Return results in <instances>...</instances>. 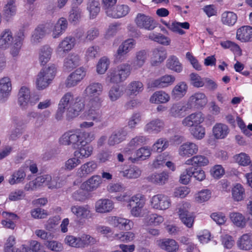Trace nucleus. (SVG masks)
I'll use <instances>...</instances> for the list:
<instances>
[{
    "mask_svg": "<svg viewBox=\"0 0 252 252\" xmlns=\"http://www.w3.org/2000/svg\"><path fill=\"white\" fill-rule=\"evenodd\" d=\"M189 76L191 84L194 87L200 88L204 86V78H202L195 73H191Z\"/></svg>",
    "mask_w": 252,
    "mask_h": 252,
    "instance_id": "nucleus-64",
    "label": "nucleus"
},
{
    "mask_svg": "<svg viewBox=\"0 0 252 252\" xmlns=\"http://www.w3.org/2000/svg\"><path fill=\"white\" fill-rule=\"evenodd\" d=\"M237 20V15L233 12L225 11L221 15L222 23L228 26H233Z\"/></svg>",
    "mask_w": 252,
    "mask_h": 252,
    "instance_id": "nucleus-40",
    "label": "nucleus"
},
{
    "mask_svg": "<svg viewBox=\"0 0 252 252\" xmlns=\"http://www.w3.org/2000/svg\"><path fill=\"white\" fill-rule=\"evenodd\" d=\"M229 217L231 221L237 226L243 228L245 226L246 220L242 214L237 212L231 213Z\"/></svg>",
    "mask_w": 252,
    "mask_h": 252,
    "instance_id": "nucleus-43",
    "label": "nucleus"
},
{
    "mask_svg": "<svg viewBox=\"0 0 252 252\" xmlns=\"http://www.w3.org/2000/svg\"><path fill=\"white\" fill-rule=\"evenodd\" d=\"M130 8L127 5H118L114 7L110 14V17L120 18L126 16L129 12Z\"/></svg>",
    "mask_w": 252,
    "mask_h": 252,
    "instance_id": "nucleus-33",
    "label": "nucleus"
},
{
    "mask_svg": "<svg viewBox=\"0 0 252 252\" xmlns=\"http://www.w3.org/2000/svg\"><path fill=\"white\" fill-rule=\"evenodd\" d=\"M141 173V170L137 167L133 166L121 172V174L127 178L135 179L139 177Z\"/></svg>",
    "mask_w": 252,
    "mask_h": 252,
    "instance_id": "nucleus-52",
    "label": "nucleus"
},
{
    "mask_svg": "<svg viewBox=\"0 0 252 252\" xmlns=\"http://www.w3.org/2000/svg\"><path fill=\"white\" fill-rule=\"evenodd\" d=\"M101 100L98 97H94L90 100V104L92 108L89 110L88 117L89 119L96 122H100L103 120V117L101 111L99 108L101 105Z\"/></svg>",
    "mask_w": 252,
    "mask_h": 252,
    "instance_id": "nucleus-5",
    "label": "nucleus"
},
{
    "mask_svg": "<svg viewBox=\"0 0 252 252\" xmlns=\"http://www.w3.org/2000/svg\"><path fill=\"white\" fill-rule=\"evenodd\" d=\"M46 32V27L45 26L41 25L35 29L33 34L32 35V41L36 44L40 41Z\"/></svg>",
    "mask_w": 252,
    "mask_h": 252,
    "instance_id": "nucleus-51",
    "label": "nucleus"
},
{
    "mask_svg": "<svg viewBox=\"0 0 252 252\" xmlns=\"http://www.w3.org/2000/svg\"><path fill=\"white\" fill-rule=\"evenodd\" d=\"M87 9L90 12V17L94 19L100 11L99 2L98 0H89Z\"/></svg>",
    "mask_w": 252,
    "mask_h": 252,
    "instance_id": "nucleus-47",
    "label": "nucleus"
},
{
    "mask_svg": "<svg viewBox=\"0 0 252 252\" xmlns=\"http://www.w3.org/2000/svg\"><path fill=\"white\" fill-rule=\"evenodd\" d=\"M131 66L125 63L116 68L111 69L107 73L106 80L111 83L118 84L125 81L130 75Z\"/></svg>",
    "mask_w": 252,
    "mask_h": 252,
    "instance_id": "nucleus-2",
    "label": "nucleus"
},
{
    "mask_svg": "<svg viewBox=\"0 0 252 252\" xmlns=\"http://www.w3.org/2000/svg\"><path fill=\"white\" fill-rule=\"evenodd\" d=\"M95 208L96 212L100 213H108L114 208L113 203L108 199H99L96 202Z\"/></svg>",
    "mask_w": 252,
    "mask_h": 252,
    "instance_id": "nucleus-21",
    "label": "nucleus"
},
{
    "mask_svg": "<svg viewBox=\"0 0 252 252\" xmlns=\"http://www.w3.org/2000/svg\"><path fill=\"white\" fill-rule=\"evenodd\" d=\"M207 103V98L203 93H196L189 97L188 104L192 108H199L204 107Z\"/></svg>",
    "mask_w": 252,
    "mask_h": 252,
    "instance_id": "nucleus-9",
    "label": "nucleus"
},
{
    "mask_svg": "<svg viewBox=\"0 0 252 252\" xmlns=\"http://www.w3.org/2000/svg\"><path fill=\"white\" fill-rule=\"evenodd\" d=\"M145 199L143 195L138 194L130 197L128 206L130 207V213L135 217H143V207Z\"/></svg>",
    "mask_w": 252,
    "mask_h": 252,
    "instance_id": "nucleus-3",
    "label": "nucleus"
},
{
    "mask_svg": "<svg viewBox=\"0 0 252 252\" xmlns=\"http://www.w3.org/2000/svg\"><path fill=\"white\" fill-rule=\"evenodd\" d=\"M190 109L188 103L183 101L174 103L170 109V114L174 117H183L186 115V112Z\"/></svg>",
    "mask_w": 252,
    "mask_h": 252,
    "instance_id": "nucleus-12",
    "label": "nucleus"
},
{
    "mask_svg": "<svg viewBox=\"0 0 252 252\" xmlns=\"http://www.w3.org/2000/svg\"><path fill=\"white\" fill-rule=\"evenodd\" d=\"M135 21L138 27L149 31L153 30L157 26L153 18L142 13L137 15Z\"/></svg>",
    "mask_w": 252,
    "mask_h": 252,
    "instance_id": "nucleus-7",
    "label": "nucleus"
},
{
    "mask_svg": "<svg viewBox=\"0 0 252 252\" xmlns=\"http://www.w3.org/2000/svg\"><path fill=\"white\" fill-rule=\"evenodd\" d=\"M166 66L168 68L177 72H180L182 70L181 63L178 59L174 56H171L167 60Z\"/></svg>",
    "mask_w": 252,
    "mask_h": 252,
    "instance_id": "nucleus-44",
    "label": "nucleus"
},
{
    "mask_svg": "<svg viewBox=\"0 0 252 252\" xmlns=\"http://www.w3.org/2000/svg\"><path fill=\"white\" fill-rule=\"evenodd\" d=\"M109 64V60L106 57H102L98 62L96 71L98 74H104L108 69Z\"/></svg>",
    "mask_w": 252,
    "mask_h": 252,
    "instance_id": "nucleus-63",
    "label": "nucleus"
},
{
    "mask_svg": "<svg viewBox=\"0 0 252 252\" xmlns=\"http://www.w3.org/2000/svg\"><path fill=\"white\" fill-rule=\"evenodd\" d=\"M135 43L133 39H129L123 42L118 47L115 55V62H121L126 59V55L134 48Z\"/></svg>",
    "mask_w": 252,
    "mask_h": 252,
    "instance_id": "nucleus-6",
    "label": "nucleus"
},
{
    "mask_svg": "<svg viewBox=\"0 0 252 252\" xmlns=\"http://www.w3.org/2000/svg\"><path fill=\"white\" fill-rule=\"evenodd\" d=\"M169 178V175L164 171L160 173L152 174L149 177V180L154 183L162 185L167 181Z\"/></svg>",
    "mask_w": 252,
    "mask_h": 252,
    "instance_id": "nucleus-39",
    "label": "nucleus"
},
{
    "mask_svg": "<svg viewBox=\"0 0 252 252\" xmlns=\"http://www.w3.org/2000/svg\"><path fill=\"white\" fill-rule=\"evenodd\" d=\"M110 223L120 229L129 230L133 226V223L129 220L117 217H112L110 220Z\"/></svg>",
    "mask_w": 252,
    "mask_h": 252,
    "instance_id": "nucleus-17",
    "label": "nucleus"
},
{
    "mask_svg": "<svg viewBox=\"0 0 252 252\" xmlns=\"http://www.w3.org/2000/svg\"><path fill=\"white\" fill-rule=\"evenodd\" d=\"M80 248H84L89 245H93L96 243L97 240L95 238L89 235L83 234L79 237Z\"/></svg>",
    "mask_w": 252,
    "mask_h": 252,
    "instance_id": "nucleus-61",
    "label": "nucleus"
},
{
    "mask_svg": "<svg viewBox=\"0 0 252 252\" xmlns=\"http://www.w3.org/2000/svg\"><path fill=\"white\" fill-rule=\"evenodd\" d=\"M158 246L168 252H174L178 250L179 246L175 240L171 239H164L158 242Z\"/></svg>",
    "mask_w": 252,
    "mask_h": 252,
    "instance_id": "nucleus-31",
    "label": "nucleus"
},
{
    "mask_svg": "<svg viewBox=\"0 0 252 252\" xmlns=\"http://www.w3.org/2000/svg\"><path fill=\"white\" fill-rule=\"evenodd\" d=\"M204 120L203 115L201 112L192 113L182 121V124L186 126L200 125Z\"/></svg>",
    "mask_w": 252,
    "mask_h": 252,
    "instance_id": "nucleus-18",
    "label": "nucleus"
},
{
    "mask_svg": "<svg viewBox=\"0 0 252 252\" xmlns=\"http://www.w3.org/2000/svg\"><path fill=\"white\" fill-rule=\"evenodd\" d=\"M169 95L163 91H157L151 96L150 101L154 103H163L169 100Z\"/></svg>",
    "mask_w": 252,
    "mask_h": 252,
    "instance_id": "nucleus-37",
    "label": "nucleus"
},
{
    "mask_svg": "<svg viewBox=\"0 0 252 252\" xmlns=\"http://www.w3.org/2000/svg\"><path fill=\"white\" fill-rule=\"evenodd\" d=\"M212 192L208 189H202L195 195V200L199 203L204 202L210 199Z\"/></svg>",
    "mask_w": 252,
    "mask_h": 252,
    "instance_id": "nucleus-57",
    "label": "nucleus"
},
{
    "mask_svg": "<svg viewBox=\"0 0 252 252\" xmlns=\"http://www.w3.org/2000/svg\"><path fill=\"white\" fill-rule=\"evenodd\" d=\"M169 146L168 141L164 138H160L157 140L152 146L151 151L154 152L161 153Z\"/></svg>",
    "mask_w": 252,
    "mask_h": 252,
    "instance_id": "nucleus-46",
    "label": "nucleus"
},
{
    "mask_svg": "<svg viewBox=\"0 0 252 252\" xmlns=\"http://www.w3.org/2000/svg\"><path fill=\"white\" fill-rule=\"evenodd\" d=\"M85 75L86 72L83 68L77 69L68 76L65 82L66 86L71 88L76 86Z\"/></svg>",
    "mask_w": 252,
    "mask_h": 252,
    "instance_id": "nucleus-10",
    "label": "nucleus"
},
{
    "mask_svg": "<svg viewBox=\"0 0 252 252\" xmlns=\"http://www.w3.org/2000/svg\"><path fill=\"white\" fill-rule=\"evenodd\" d=\"M13 39L11 32L9 29H5L0 35V47L5 49L11 44Z\"/></svg>",
    "mask_w": 252,
    "mask_h": 252,
    "instance_id": "nucleus-34",
    "label": "nucleus"
},
{
    "mask_svg": "<svg viewBox=\"0 0 252 252\" xmlns=\"http://www.w3.org/2000/svg\"><path fill=\"white\" fill-rule=\"evenodd\" d=\"M40 73L46 77V79L51 82L56 75V68L54 64H52L48 68L41 69Z\"/></svg>",
    "mask_w": 252,
    "mask_h": 252,
    "instance_id": "nucleus-59",
    "label": "nucleus"
},
{
    "mask_svg": "<svg viewBox=\"0 0 252 252\" xmlns=\"http://www.w3.org/2000/svg\"><path fill=\"white\" fill-rule=\"evenodd\" d=\"M165 153L163 154V155H160L158 156L157 159L154 161L153 165L155 167L158 168L160 165L165 164L169 169H171L172 171H174L175 169V167L174 166V163L170 161H166L167 158L164 157Z\"/></svg>",
    "mask_w": 252,
    "mask_h": 252,
    "instance_id": "nucleus-53",
    "label": "nucleus"
},
{
    "mask_svg": "<svg viewBox=\"0 0 252 252\" xmlns=\"http://www.w3.org/2000/svg\"><path fill=\"white\" fill-rule=\"evenodd\" d=\"M127 132L124 128H120L114 131L109 137L108 143L110 146L118 144L125 140Z\"/></svg>",
    "mask_w": 252,
    "mask_h": 252,
    "instance_id": "nucleus-20",
    "label": "nucleus"
},
{
    "mask_svg": "<svg viewBox=\"0 0 252 252\" xmlns=\"http://www.w3.org/2000/svg\"><path fill=\"white\" fill-rule=\"evenodd\" d=\"M152 58L156 63H161L166 58V52L163 47L155 48L153 50Z\"/></svg>",
    "mask_w": 252,
    "mask_h": 252,
    "instance_id": "nucleus-50",
    "label": "nucleus"
},
{
    "mask_svg": "<svg viewBox=\"0 0 252 252\" xmlns=\"http://www.w3.org/2000/svg\"><path fill=\"white\" fill-rule=\"evenodd\" d=\"M52 49L49 46H44L41 49L39 54V61L42 65H45L50 59Z\"/></svg>",
    "mask_w": 252,
    "mask_h": 252,
    "instance_id": "nucleus-45",
    "label": "nucleus"
},
{
    "mask_svg": "<svg viewBox=\"0 0 252 252\" xmlns=\"http://www.w3.org/2000/svg\"><path fill=\"white\" fill-rule=\"evenodd\" d=\"M188 88V86L185 82L178 83L172 91V97L175 99H181L186 94Z\"/></svg>",
    "mask_w": 252,
    "mask_h": 252,
    "instance_id": "nucleus-26",
    "label": "nucleus"
},
{
    "mask_svg": "<svg viewBox=\"0 0 252 252\" xmlns=\"http://www.w3.org/2000/svg\"><path fill=\"white\" fill-rule=\"evenodd\" d=\"M84 108V104L80 99L76 98L74 99L71 93H67L59 102L55 118L58 120H61L66 110L67 118L72 119L78 116Z\"/></svg>",
    "mask_w": 252,
    "mask_h": 252,
    "instance_id": "nucleus-1",
    "label": "nucleus"
},
{
    "mask_svg": "<svg viewBox=\"0 0 252 252\" xmlns=\"http://www.w3.org/2000/svg\"><path fill=\"white\" fill-rule=\"evenodd\" d=\"M213 132L217 139L224 138L229 132L228 126L224 124L217 123L213 127Z\"/></svg>",
    "mask_w": 252,
    "mask_h": 252,
    "instance_id": "nucleus-29",
    "label": "nucleus"
},
{
    "mask_svg": "<svg viewBox=\"0 0 252 252\" xmlns=\"http://www.w3.org/2000/svg\"><path fill=\"white\" fill-rule=\"evenodd\" d=\"M151 154L150 149L148 147H144L139 149L136 151V158H132L131 157H128L129 160H131L133 162H134L137 159H141L144 160L150 156Z\"/></svg>",
    "mask_w": 252,
    "mask_h": 252,
    "instance_id": "nucleus-49",
    "label": "nucleus"
},
{
    "mask_svg": "<svg viewBox=\"0 0 252 252\" xmlns=\"http://www.w3.org/2000/svg\"><path fill=\"white\" fill-rule=\"evenodd\" d=\"M237 39L242 42H249L252 40V28L250 26H243L237 31Z\"/></svg>",
    "mask_w": 252,
    "mask_h": 252,
    "instance_id": "nucleus-22",
    "label": "nucleus"
},
{
    "mask_svg": "<svg viewBox=\"0 0 252 252\" xmlns=\"http://www.w3.org/2000/svg\"><path fill=\"white\" fill-rule=\"evenodd\" d=\"M17 11L15 0H7V3L3 8V15L7 20L16 14Z\"/></svg>",
    "mask_w": 252,
    "mask_h": 252,
    "instance_id": "nucleus-36",
    "label": "nucleus"
},
{
    "mask_svg": "<svg viewBox=\"0 0 252 252\" xmlns=\"http://www.w3.org/2000/svg\"><path fill=\"white\" fill-rule=\"evenodd\" d=\"M75 39L72 36H67L59 44L57 48V52L62 54L70 51L75 45Z\"/></svg>",
    "mask_w": 252,
    "mask_h": 252,
    "instance_id": "nucleus-23",
    "label": "nucleus"
},
{
    "mask_svg": "<svg viewBox=\"0 0 252 252\" xmlns=\"http://www.w3.org/2000/svg\"><path fill=\"white\" fill-rule=\"evenodd\" d=\"M146 140V137L144 136H137L132 138L125 149L126 154H131L139 145L144 144Z\"/></svg>",
    "mask_w": 252,
    "mask_h": 252,
    "instance_id": "nucleus-28",
    "label": "nucleus"
},
{
    "mask_svg": "<svg viewBox=\"0 0 252 252\" xmlns=\"http://www.w3.org/2000/svg\"><path fill=\"white\" fill-rule=\"evenodd\" d=\"M26 175L24 168L21 167L13 173L11 177L9 179V183L11 185L20 183L23 181Z\"/></svg>",
    "mask_w": 252,
    "mask_h": 252,
    "instance_id": "nucleus-41",
    "label": "nucleus"
},
{
    "mask_svg": "<svg viewBox=\"0 0 252 252\" xmlns=\"http://www.w3.org/2000/svg\"><path fill=\"white\" fill-rule=\"evenodd\" d=\"M117 0H102V7L108 16L114 9Z\"/></svg>",
    "mask_w": 252,
    "mask_h": 252,
    "instance_id": "nucleus-62",
    "label": "nucleus"
},
{
    "mask_svg": "<svg viewBox=\"0 0 252 252\" xmlns=\"http://www.w3.org/2000/svg\"><path fill=\"white\" fill-rule=\"evenodd\" d=\"M113 237L115 239L119 240L122 242H129L133 240L135 237V234L130 231L121 232L114 234Z\"/></svg>",
    "mask_w": 252,
    "mask_h": 252,
    "instance_id": "nucleus-55",
    "label": "nucleus"
},
{
    "mask_svg": "<svg viewBox=\"0 0 252 252\" xmlns=\"http://www.w3.org/2000/svg\"><path fill=\"white\" fill-rule=\"evenodd\" d=\"M147 58V52L143 50L137 52L136 54V57L133 62V67L137 69L141 67L145 63Z\"/></svg>",
    "mask_w": 252,
    "mask_h": 252,
    "instance_id": "nucleus-38",
    "label": "nucleus"
},
{
    "mask_svg": "<svg viewBox=\"0 0 252 252\" xmlns=\"http://www.w3.org/2000/svg\"><path fill=\"white\" fill-rule=\"evenodd\" d=\"M164 126V122L162 120L156 119L147 124L144 127V130L148 133H157L163 128Z\"/></svg>",
    "mask_w": 252,
    "mask_h": 252,
    "instance_id": "nucleus-25",
    "label": "nucleus"
},
{
    "mask_svg": "<svg viewBox=\"0 0 252 252\" xmlns=\"http://www.w3.org/2000/svg\"><path fill=\"white\" fill-rule=\"evenodd\" d=\"M12 89L10 79L4 77L0 79V101L5 102L8 98Z\"/></svg>",
    "mask_w": 252,
    "mask_h": 252,
    "instance_id": "nucleus-11",
    "label": "nucleus"
},
{
    "mask_svg": "<svg viewBox=\"0 0 252 252\" xmlns=\"http://www.w3.org/2000/svg\"><path fill=\"white\" fill-rule=\"evenodd\" d=\"M189 206V203L185 202L182 204H179L176 209L180 219L189 228L191 227L194 222V217L192 213L188 211Z\"/></svg>",
    "mask_w": 252,
    "mask_h": 252,
    "instance_id": "nucleus-4",
    "label": "nucleus"
},
{
    "mask_svg": "<svg viewBox=\"0 0 252 252\" xmlns=\"http://www.w3.org/2000/svg\"><path fill=\"white\" fill-rule=\"evenodd\" d=\"M151 204L154 208L166 210L170 207L171 201L167 196L162 194H157L152 197Z\"/></svg>",
    "mask_w": 252,
    "mask_h": 252,
    "instance_id": "nucleus-8",
    "label": "nucleus"
},
{
    "mask_svg": "<svg viewBox=\"0 0 252 252\" xmlns=\"http://www.w3.org/2000/svg\"><path fill=\"white\" fill-rule=\"evenodd\" d=\"M80 58L76 54H71L64 59L63 66L65 69L71 70L78 66L80 63Z\"/></svg>",
    "mask_w": 252,
    "mask_h": 252,
    "instance_id": "nucleus-27",
    "label": "nucleus"
},
{
    "mask_svg": "<svg viewBox=\"0 0 252 252\" xmlns=\"http://www.w3.org/2000/svg\"><path fill=\"white\" fill-rule=\"evenodd\" d=\"M97 163L93 160L90 161L82 165L77 171V175L80 178H85L93 173L97 168Z\"/></svg>",
    "mask_w": 252,
    "mask_h": 252,
    "instance_id": "nucleus-16",
    "label": "nucleus"
},
{
    "mask_svg": "<svg viewBox=\"0 0 252 252\" xmlns=\"http://www.w3.org/2000/svg\"><path fill=\"white\" fill-rule=\"evenodd\" d=\"M244 189L241 185L237 184L232 189V195L233 199L237 201L243 199L244 194Z\"/></svg>",
    "mask_w": 252,
    "mask_h": 252,
    "instance_id": "nucleus-56",
    "label": "nucleus"
},
{
    "mask_svg": "<svg viewBox=\"0 0 252 252\" xmlns=\"http://www.w3.org/2000/svg\"><path fill=\"white\" fill-rule=\"evenodd\" d=\"M70 211L77 218L87 219L90 216V208L88 205H72Z\"/></svg>",
    "mask_w": 252,
    "mask_h": 252,
    "instance_id": "nucleus-19",
    "label": "nucleus"
},
{
    "mask_svg": "<svg viewBox=\"0 0 252 252\" xmlns=\"http://www.w3.org/2000/svg\"><path fill=\"white\" fill-rule=\"evenodd\" d=\"M67 21L66 19L61 18L56 23L53 30V37L58 38L65 32L67 27Z\"/></svg>",
    "mask_w": 252,
    "mask_h": 252,
    "instance_id": "nucleus-32",
    "label": "nucleus"
},
{
    "mask_svg": "<svg viewBox=\"0 0 252 252\" xmlns=\"http://www.w3.org/2000/svg\"><path fill=\"white\" fill-rule=\"evenodd\" d=\"M123 94V92L118 86H114L112 87L108 92L109 97L112 101L117 100Z\"/></svg>",
    "mask_w": 252,
    "mask_h": 252,
    "instance_id": "nucleus-60",
    "label": "nucleus"
},
{
    "mask_svg": "<svg viewBox=\"0 0 252 252\" xmlns=\"http://www.w3.org/2000/svg\"><path fill=\"white\" fill-rule=\"evenodd\" d=\"M101 184V177L99 175H93L81 185V188L88 191H93L98 188Z\"/></svg>",
    "mask_w": 252,
    "mask_h": 252,
    "instance_id": "nucleus-14",
    "label": "nucleus"
},
{
    "mask_svg": "<svg viewBox=\"0 0 252 252\" xmlns=\"http://www.w3.org/2000/svg\"><path fill=\"white\" fill-rule=\"evenodd\" d=\"M190 132L191 134L196 139L200 140L202 139L205 134V129L200 125H194L189 126Z\"/></svg>",
    "mask_w": 252,
    "mask_h": 252,
    "instance_id": "nucleus-48",
    "label": "nucleus"
},
{
    "mask_svg": "<svg viewBox=\"0 0 252 252\" xmlns=\"http://www.w3.org/2000/svg\"><path fill=\"white\" fill-rule=\"evenodd\" d=\"M127 89L131 95H136L143 90V85L140 81H134L128 85Z\"/></svg>",
    "mask_w": 252,
    "mask_h": 252,
    "instance_id": "nucleus-54",
    "label": "nucleus"
},
{
    "mask_svg": "<svg viewBox=\"0 0 252 252\" xmlns=\"http://www.w3.org/2000/svg\"><path fill=\"white\" fill-rule=\"evenodd\" d=\"M86 57L88 60L94 59L100 56V48L97 45L89 47L86 51Z\"/></svg>",
    "mask_w": 252,
    "mask_h": 252,
    "instance_id": "nucleus-58",
    "label": "nucleus"
},
{
    "mask_svg": "<svg viewBox=\"0 0 252 252\" xmlns=\"http://www.w3.org/2000/svg\"><path fill=\"white\" fill-rule=\"evenodd\" d=\"M36 102L31 100L30 90L26 87H21L18 94V103L20 106L25 108L29 103L33 105Z\"/></svg>",
    "mask_w": 252,
    "mask_h": 252,
    "instance_id": "nucleus-15",
    "label": "nucleus"
},
{
    "mask_svg": "<svg viewBox=\"0 0 252 252\" xmlns=\"http://www.w3.org/2000/svg\"><path fill=\"white\" fill-rule=\"evenodd\" d=\"M237 246L243 250H250L252 249V233L244 234L237 242Z\"/></svg>",
    "mask_w": 252,
    "mask_h": 252,
    "instance_id": "nucleus-30",
    "label": "nucleus"
},
{
    "mask_svg": "<svg viewBox=\"0 0 252 252\" xmlns=\"http://www.w3.org/2000/svg\"><path fill=\"white\" fill-rule=\"evenodd\" d=\"M148 37L150 39L164 46L169 45L171 41L169 37L161 33H150Z\"/></svg>",
    "mask_w": 252,
    "mask_h": 252,
    "instance_id": "nucleus-42",
    "label": "nucleus"
},
{
    "mask_svg": "<svg viewBox=\"0 0 252 252\" xmlns=\"http://www.w3.org/2000/svg\"><path fill=\"white\" fill-rule=\"evenodd\" d=\"M208 158L204 156H195L188 159L186 161L187 165H191L194 166H204L209 163Z\"/></svg>",
    "mask_w": 252,
    "mask_h": 252,
    "instance_id": "nucleus-35",
    "label": "nucleus"
},
{
    "mask_svg": "<svg viewBox=\"0 0 252 252\" xmlns=\"http://www.w3.org/2000/svg\"><path fill=\"white\" fill-rule=\"evenodd\" d=\"M103 86L101 83L93 82L90 83L84 91V94L87 96L97 97L102 92Z\"/></svg>",
    "mask_w": 252,
    "mask_h": 252,
    "instance_id": "nucleus-24",
    "label": "nucleus"
},
{
    "mask_svg": "<svg viewBox=\"0 0 252 252\" xmlns=\"http://www.w3.org/2000/svg\"><path fill=\"white\" fill-rule=\"evenodd\" d=\"M198 151V145L191 142L183 144L179 149V154L182 157H189L197 154Z\"/></svg>",
    "mask_w": 252,
    "mask_h": 252,
    "instance_id": "nucleus-13",
    "label": "nucleus"
}]
</instances>
